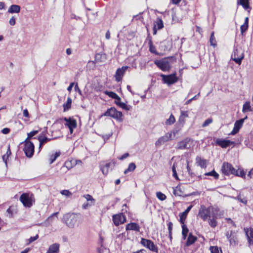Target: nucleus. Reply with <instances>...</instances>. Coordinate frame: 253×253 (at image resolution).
Returning a JSON list of instances; mask_svg holds the SVG:
<instances>
[{
    "instance_id": "1",
    "label": "nucleus",
    "mask_w": 253,
    "mask_h": 253,
    "mask_svg": "<svg viewBox=\"0 0 253 253\" xmlns=\"http://www.w3.org/2000/svg\"><path fill=\"white\" fill-rule=\"evenodd\" d=\"M62 221L70 228L78 227L82 222L81 215L75 213H67L64 214Z\"/></svg>"
},
{
    "instance_id": "2",
    "label": "nucleus",
    "mask_w": 253,
    "mask_h": 253,
    "mask_svg": "<svg viewBox=\"0 0 253 253\" xmlns=\"http://www.w3.org/2000/svg\"><path fill=\"white\" fill-rule=\"evenodd\" d=\"M174 61H175L174 57H169L156 60L155 64L163 71H169L171 68V64Z\"/></svg>"
},
{
    "instance_id": "3",
    "label": "nucleus",
    "mask_w": 253,
    "mask_h": 253,
    "mask_svg": "<svg viewBox=\"0 0 253 253\" xmlns=\"http://www.w3.org/2000/svg\"><path fill=\"white\" fill-rule=\"evenodd\" d=\"M217 208L210 207L207 208L204 205H201L199 210L198 216L204 221L207 220L209 218H211L212 213L217 212Z\"/></svg>"
},
{
    "instance_id": "4",
    "label": "nucleus",
    "mask_w": 253,
    "mask_h": 253,
    "mask_svg": "<svg viewBox=\"0 0 253 253\" xmlns=\"http://www.w3.org/2000/svg\"><path fill=\"white\" fill-rule=\"evenodd\" d=\"M179 130H177L176 128L173 130L172 131L168 132L165 135L160 137L155 142V145L156 147H159L164 144L165 142L171 139L172 134L174 135L178 133Z\"/></svg>"
},
{
    "instance_id": "5",
    "label": "nucleus",
    "mask_w": 253,
    "mask_h": 253,
    "mask_svg": "<svg viewBox=\"0 0 253 253\" xmlns=\"http://www.w3.org/2000/svg\"><path fill=\"white\" fill-rule=\"evenodd\" d=\"M105 116L111 117L119 122L123 121V114L121 112L117 111L115 108L111 107L108 109L104 114Z\"/></svg>"
},
{
    "instance_id": "6",
    "label": "nucleus",
    "mask_w": 253,
    "mask_h": 253,
    "mask_svg": "<svg viewBox=\"0 0 253 253\" xmlns=\"http://www.w3.org/2000/svg\"><path fill=\"white\" fill-rule=\"evenodd\" d=\"M193 146V140L189 138H186L178 142L176 145V149L179 150L189 149Z\"/></svg>"
},
{
    "instance_id": "7",
    "label": "nucleus",
    "mask_w": 253,
    "mask_h": 253,
    "mask_svg": "<svg viewBox=\"0 0 253 253\" xmlns=\"http://www.w3.org/2000/svg\"><path fill=\"white\" fill-rule=\"evenodd\" d=\"M33 195L29 196L28 194L23 193L20 197V200L25 207H31L34 202Z\"/></svg>"
},
{
    "instance_id": "8",
    "label": "nucleus",
    "mask_w": 253,
    "mask_h": 253,
    "mask_svg": "<svg viewBox=\"0 0 253 253\" xmlns=\"http://www.w3.org/2000/svg\"><path fill=\"white\" fill-rule=\"evenodd\" d=\"M244 57V52L241 49H234L232 54V59L236 63L240 65Z\"/></svg>"
},
{
    "instance_id": "9",
    "label": "nucleus",
    "mask_w": 253,
    "mask_h": 253,
    "mask_svg": "<svg viewBox=\"0 0 253 253\" xmlns=\"http://www.w3.org/2000/svg\"><path fill=\"white\" fill-rule=\"evenodd\" d=\"M236 170L232 165L229 163L224 162L222 164L221 170L222 173L226 175H234Z\"/></svg>"
},
{
    "instance_id": "10",
    "label": "nucleus",
    "mask_w": 253,
    "mask_h": 253,
    "mask_svg": "<svg viewBox=\"0 0 253 253\" xmlns=\"http://www.w3.org/2000/svg\"><path fill=\"white\" fill-rule=\"evenodd\" d=\"M141 244L145 247L148 248L150 251L158 253V247L154 244V243L150 240L141 238Z\"/></svg>"
},
{
    "instance_id": "11",
    "label": "nucleus",
    "mask_w": 253,
    "mask_h": 253,
    "mask_svg": "<svg viewBox=\"0 0 253 253\" xmlns=\"http://www.w3.org/2000/svg\"><path fill=\"white\" fill-rule=\"evenodd\" d=\"M163 81L164 83L169 85L174 84L177 81V78L176 73H173L169 75H161Z\"/></svg>"
},
{
    "instance_id": "12",
    "label": "nucleus",
    "mask_w": 253,
    "mask_h": 253,
    "mask_svg": "<svg viewBox=\"0 0 253 253\" xmlns=\"http://www.w3.org/2000/svg\"><path fill=\"white\" fill-rule=\"evenodd\" d=\"M34 145L33 143H29L24 146L23 151L27 157H32L34 153Z\"/></svg>"
},
{
    "instance_id": "13",
    "label": "nucleus",
    "mask_w": 253,
    "mask_h": 253,
    "mask_svg": "<svg viewBox=\"0 0 253 253\" xmlns=\"http://www.w3.org/2000/svg\"><path fill=\"white\" fill-rule=\"evenodd\" d=\"M113 220L116 226L124 223L126 221L125 215L121 213L113 216Z\"/></svg>"
},
{
    "instance_id": "14",
    "label": "nucleus",
    "mask_w": 253,
    "mask_h": 253,
    "mask_svg": "<svg viewBox=\"0 0 253 253\" xmlns=\"http://www.w3.org/2000/svg\"><path fill=\"white\" fill-rule=\"evenodd\" d=\"M128 66H123L122 68H118L115 73V77L117 82L121 81Z\"/></svg>"
},
{
    "instance_id": "15",
    "label": "nucleus",
    "mask_w": 253,
    "mask_h": 253,
    "mask_svg": "<svg viewBox=\"0 0 253 253\" xmlns=\"http://www.w3.org/2000/svg\"><path fill=\"white\" fill-rule=\"evenodd\" d=\"M226 237L232 245H236L237 244V238L236 233L233 231H230V232L226 233Z\"/></svg>"
},
{
    "instance_id": "16",
    "label": "nucleus",
    "mask_w": 253,
    "mask_h": 253,
    "mask_svg": "<svg viewBox=\"0 0 253 253\" xmlns=\"http://www.w3.org/2000/svg\"><path fill=\"white\" fill-rule=\"evenodd\" d=\"M243 123L244 120H239L236 121L234 124V128L229 134L234 135L237 134L239 132L240 129L242 127Z\"/></svg>"
},
{
    "instance_id": "17",
    "label": "nucleus",
    "mask_w": 253,
    "mask_h": 253,
    "mask_svg": "<svg viewBox=\"0 0 253 253\" xmlns=\"http://www.w3.org/2000/svg\"><path fill=\"white\" fill-rule=\"evenodd\" d=\"M216 144L222 148H225L230 146L231 145L234 144V142L229 140L217 139Z\"/></svg>"
},
{
    "instance_id": "18",
    "label": "nucleus",
    "mask_w": 253,
    "mask_h": 253,
    "mask_svg": "<svg viewBox=\"0 0 253 253\" xmlns=\"http://www.w3.org/2000/svg\"><path fill=\"white\" fill-rule=\"evenodd\" d=\"M244 231L247 238L249 245H253V228H245Z\"/></svg>"
},
{
    "instance_id": "19",
    "label": "nucleus",
    "mask_w": 253,
    "mask_h": 253,
    "mask_svg": "<svg viewBox=\"0 0 253 253\" xmlns=\"http://www.w3.org/2000/svg\"><path fill=\"white\" fill-rule=\"evenodd\" d=\"M164 27V24L162 19L160 18H157L156 20L154 22V25L153 27V35L157 34V30H160Z\"/></svg>"
},
{
    "instance_id": "20",
    "label": "nucleus",
    "mask_w": 253,
    "mask_h": 253,
    "mask_svg": "<svg viewBox=\"0 0 253 253\" xmlns=\"http://www.w3.org/2000/svg\"><path fill=\"white\" fill-rule=\"evenodd\" d=\"M188 117V111H181L180 116L179 118L178 124L177 125H179L180 127L177 130H180L183 126L185 123V118Z\"/></svg>"
},
{
    "instance_id": "21",
    "label": "nucleus",
    "mask_w": 253,
    "mask_h": 253,
    "mask_svg": "<svg viewBox=\"0 0 253 253\" xmlns=\"http://www.w3.org/2000/svg\"><path fill=\"white\" fill-rule=\"evenodd\" d=\"M63 120L66 122L65 126L68 128L77 127V122L75 119L71 118H67L65 117L63 118Z\"/></svg>"
},
{
    "instance_id": "22",
    "label": "nucleus",
    "mask_w": 253,
    "mask_h": 253,
    "mask_svg": "<svg viewBox=\"0 0 253 253\" xmlns=\"http://www.w3.org/2000/svg\"><path fill=\"white\" fill-rule=\"evenodd\" d=\"M193 207L192 205H190L187 207V208L184 211L181 213L179 215L180 216V222L181 224H184L185 219L186 218L187 215L192 208Z\"/></svg>"
},
{
    "instance_id": "23",
    "label": "nucleus",
    "mask_w": 253,
    "mask_h": 253,
    "mask_svg": "<svg viewBox=\"0 0 253 253\" xmlns=\"http://www.w3.org/2000/svg\"><path fill=\"white\" fill-rule=\"evenodd\" d=\"M216 213H212L211 218H209L208 219L209 224L212 228H215L217 225Z\"/></svg>"
},
{
    "instance_id": "24",
    "label": "nucleus",
    "mask_w": 253,
    "mask_h": 253,
    "mask_svg": "<svg viewBox=\"0 0 253 253\" xmlns=\"http://www.w3.org/2000/svg\"><path fill=\"white\" fill-rule=\"evenodd\" d=\"M115 103L120 107L122 108V109L128 111L130 109L131 106L130 105H127L126 104L122 102H121V99L120 97H119L115 101Z\"/></svg>"
},
{
    "instance_id": "25",
    "label": "nucleus",
    "mask_w": 253,
    "mask_h": 253,
    "mask_svg": "<svg viewBox=\"0 0 253 253\" xmlns=\"http://www.w3.org/2000/svg\"><path fill=\"white\" fill-rule=\"evenodd\" d=\"M50 140H51V138H48L47 137L44 136L42 135H40L38 136V140L39 141V142H40V145H39L40 151L42 149L43 145H44L45 143H47Z\"/></svg>"
},
{
    "instance_id": "26",
    "label": "nucleus",
    "mask_w": 253,
    "mask_h": 253,
    "mask_svg": "<svg viewBox=\"0 0 253 253\" xmlns=\"http://www.w3.org/2000/svg\"><path fill=\"white\" fill-rule=\"evenodd\" d=\"M140 227L139 225L136 223H130L127 224L126 226V230H134L136 231H139Z\"/></svg>"
},
{
    "instance_id": "27",
    "label": "nucleus",
    "mask_w": 253,
    "mask_h": 253,
    "mask_svg": "<svg viewBox=\"0 0 253 253\" xmlns=\"http://www.w3.org/2000/svg\"><path fill=\"white\" fill-rule=\"evenodd\" d=\"M20 11V6L18 5L12 4L8 10V12L10 13H18Z\"/></svg>"
},
{
    "instance_id": "28",
    "label": "nucleus",
    "mask_w": 253,
    "mask_h": 253,
    "mask_svg": "<svg viewBox=\"0 0 253 253\" xmlns=\"http://www.w3.org/2000/svg\"><path fill=\"white\" fill-rule=\"evenodd\" d=\"M238 4L241 5L245 10H248L249 12L251 9L249 5V0H239Z\"/></svg>"
},
{
    "instance_id": "29",
    "label": "nucleus",
    "mask_w": 253,
    "mask_h": 253,
    "mask_svg": "<svg viewBox=\"0 0 253 253\" xmlns=\"http://www.w3.org/2000/svg\"><path fill=\"white\" fill-rule=\"evenodd\" d=\"M197 239V238L196 237L192 235L191 233H190L186 242V246L187 247L190 246V245L194 244Z\"/></svg>"
},
{
    "instance_id": "30",
    "label": "nucleus",
    "mask_w": 253,
    "mask_h": 253,
    "mask_svg": "<svg viewBox=\"0 0 253 253\" xmlns=\"http://www.w3.org/2000/svg\"><path fill=\"white\" fill-rule=\"evenodd\" d=\"M105 54L96 53L95 55V61L96 62H104L106 58Z\"/></svg>"
},
{
    "instance_id": "31",
    "label": "nucleus",
    "mask_w": 253,
    "mask_h": 253,
    "mask_svg": "<svg viewBox=\"0 0 253 253\" xmlns=\"http://www.w3.org/2000/svg\"><path fill=\"white\" fill-rule=\"evenodd\" d=\"M59 244L55 243L51 245L48 249V253H57L59 250Z\"/></svg>"
},
{
    "instance_id": "32",
    "label": "nucleus",
    "mask_w": 253,
    "mask_h": 253,
    "mask_svg": "<svg viewBox=\"0 0 253 253\" xmlns=\"http://www.w3.org/2000/svg\"><path fill=\"white\" fill-rule=\"evenodd\" d=\"M197 163L198 165L202 168H205L207 167V161L204 159H202L200 157H197L196 159Z\"/></svg>"
},
{
    "instance_id": "33",
    "label": "nucleus",
    "mask_w": 253,
    "mask_h": 253,
    "mask_svg": "<svg viewBox=\"0 0 253 253\" xmlns=\"http://www.w3.org/2000/svg\"><path fill=\"white\" fill-rule=\"evenodd\" d=\"M111 163H106L104 166L101 167L100 169L104 175H107L109 172V168L111 165Z\"/></svg>"
},
{
    "instance_id": "34",
    "label": "nucleus",
    "mask_w": 253,
    "mask_h": 253,
    "mask_svg": "<svg viewBox=\"0 0 253 253\" xmlns=\"http://www.w3.org/2000/svg\"><path fill=\"white\" fill-rule=\"evenodd\" d=\"M252 111V110L250 105V102L249 101L246 102L243 106L242 112L243 113H246L247 112H250Z\"/></svg>"
},
{
    "instance_id": "35",
    "label": "nucleus",
    "mask_w": 253,
    "mask_h": 253,
    "mask_svg": "<svg viewBox=\"0 0 253 253\" xmlns=\"http://www.w3.org/2000/svg\"><path fill=\"white\" fill-rule=\"evenodd\" d=\"M182 238L183 240H185L186 237L188 234V232L189 231V230L188 228L187 227L186 225L184 224H182Z\"/></svg>"
},
{
    "instance_id": "36",
    "label": "nucleus",
    "mask_w": 253,
    "mask_h": 253,
    "mask_svg": "<svg viewBox=\"0 0 253 253\" xmlns=\"http://www.w3.org/2000/svg\"><path fill=\"white\" fill-rule=\"evenodd\" d=\"M136 168V165L134 163H131L129 164L127 169L124 171V173L126 174L128 172L133 171Z\"/></svg>"
},
{
    "instance_id": "37",
    "label": "nucleus",
    "mask_w": 253,
    "mask_h": 253,
    "mask_svg": "<svg viewBox=\"0 0 253 253\" xmlns=\"http://www.w3.org/2000/svg\"><path fill=\"white\" fill-rule=\"evenodd\" d=\"M105 94L109 97L115 99V100L119 97L115 92L111 91H105Z\"/></svg>"
},
{
    "instance_id": "38",
    "label": "nucleus",
    "mask_w": 253,
    "mask_h": 253,
    "mask_svg": "<svg viewBox=\"0 0 253 253\" xmlns=\"http://www.w3.org/2000/svg\"><path fill=\"white\" fill-rule=\"evenodd\" d=\"M71 103H72V99L71 98L68 97L67 99L66 103L64 104L63 105V108H64V111L69 110L71 108Z\"/></svg>"
},
{
    "instance_id": "39",
    "label": "nucleus",
    "mask_w": 253,
    "mask_h": 253,
    "mask_svg": "<svg viewBox=\"0 0 253 253\" xmlns=\"http://www.w3.org/2000/svg\"><path fill=\"white\" fill-rule=\"evenodd\" d=\"M60 152H56L54 154L51 155L50 156L49 164H52L56 160V159L60 156Z\"/></svg>"
},
{
    "instance_id": "40",
    "label": "nucleus",
    "mask_w": 253,
    "mask_h": 253,
    "mask_svg": "<svg viewBox=\"0 0 253 253\" xmlns=\"http://www.w3.org/2000/svg\"><path fill=\"white\" fill-rule=\"evenodd\" d=\"M175 122V118L172 114H171L169 118L165 122L167 125H171Z\"/></svg>"
},
{
    "instance_id": "41",
    "label": "nucleus",
    "mask_w": 253,
    "mask_h": 253,
    "mask_svg": "<svg viewBox=\"0 0 253 253\" xmlns=\"http://www.w3.org/2000/svg\"><path fill=\"white\" fill-rule=\"evenodd\" d=\"M149 47V51L155 54V55H159V53L156 51L155 46L153 45L152 42H150V44L148 45Z\"/></svg>"
},
{
    "instance_id": "42",
    "label": "nucleus",
    "mask_w": 253,
    "mask_h": 253,
    "mask_svg": "<svg viewBox=\"0 0 253 253\" xmlns=\"http://www.w3.org/2000/svg\"><path fill=\"white\" fill-rule=\"evenodd\" d=\"M235 171L236 172L235 173L234 175L240 176L242 178L245 177V172L243 169H236Z\"/></svg>"
},
{
    "instance_id": "43",
    "label": "nucleus",
    "mask_w": 253,
    "mask_h": 253,
    "mask_svg": "<svg viewBox=\"0 0 253 253\" xmlns=\"http://www.w3.org/2000/svg\"><path fill=\"white\" fill-rule=\"evenodd\" d=\"M84 197L85 198V199L88 202L90 203V205H92L94 204V199L91 195L89 194H86L84 195Z\"/></svg>"
},
{
    "instance_id": "44",
    "label": "nucleus",
    "mask_w": 253,
    "mask_h": 253,
    "mask_svg": "<svg viewBox=\"0 0 253 253\" xmlns=\"http://www.w3.org/2000/svg\"><path fill=\"white\" fill-rule=\"evenodd\" d=\"M205 175L213 176L215 179H218L219 177V174L214 170L206 173Z\"/></svg>"
},
{
    "instance_id": "45",
    "label": "nucleus",
    "mask_w": 253,
    "mask_h": 253,
    "mask_svg": "<svg viewBox=\"0 0 253 253\" xmlns=\"http://www.w3.org/2000/svg\"><path fill=\"white\" fill-rule=\"evenodd\" d=\"M210 42L211 44L213 46H215L216 45V42L215 38L214 36V32H212L210 37Z\"/></svg>"
},
{
    "instance_id": "46",
    "label": "nucleus",
    "mask_w": 253,
    "mask_h": 253,
    "mask_svg": "<svg viewBox=\"0 0 253 253\" xmlns=\"http://www.w3.org/2000/svg\"><path fill=\"white\" fill-rule=\"evenodd\" d=\"M233 198L235 200H238L240 202H241L245 205L247 204V200L245 198H242L240 194L236 197H234Z\"/></svg>"
},
{
    "instance_id": "47",
    "label": "nucleus",
    "mask_w": 253,
    "mask_h": 253,
    "mask_svg": "<svg viewBox=\"0 0 253 253\" xmlns=\"http://www.w3.org/2000/svg\"><path fill=\"white\" fill-rule=\"evenodd\" d=\"M172 176L176 179L179 180L175 167V163H174L172 167Z\"/></svg>"
},
{
    "instance_id": "48",
    "label": "nucleus",
    "mask_w": 253,
    "mask_h": 253,
    "mask_svg": "<svg viewBox=\"0 0 253 253\" xmlns=\"http://www.w3.org/2000/svg\"><path fill=\"white\" fill-rule=\"evenodd\" d=\"M157 197L161 201H164L166 199V196L161 192H158L156 194Z\"/></svg>"
},
{
    "instance_id": "49",
    "label": "nucleus",
    "mask_w": 253,
    "mask_h": 253,
    "mask_svg": "<svg viewBox=\"0 0 253 253\" xmlns=\"http://www.w3.org/2000/svg\"><path fill=\"white\" fill-rule=\"evenodd\" d=\"M210 250L211 253H222L221 251L219 252V249L217 246H211L210 247Z\"/></svg>"
},
{
    "instance_id": "50",
    "label": "nucleus",
    "mask_w": 253,
    "mask_h": 253,
    "mask_svg": "<svg viewBox=\"0 0 253 253\" xmlns=\"http://www.w3.org/2000/svg\"><path fill=\"white\" fill-rule=\"evenodd\" d=\"M212 122V119L211 118H209L208 119H207L204 123L203 124H202V126L203 127H206L207 126H208L209 125H210V124H211Z\"/></svg>"
},
{
    "instance_id": "51",
    "label": "nucleus",
    "mask_w": 253,
    "mask_h": 253,
    "mask_svg": "<svg viewBox=\"0 0 253 253\" xmlns=\"http://www.w3.org/2000/svg\"><path fill=\"white\" fill-rule=\"evenodd\" d=\"M61 194L62 195H64L66 197H69L71 195H72V193L71 192H70L68 190H62L61 192H60Z\"/></svg>"
},
{
    "instance_id": "52",
    "label": "nucleus",
    "mask_w": 253,
    "mask_h": 253,
    "mask_svg": "<svg viewBox=\"0 0 253 253\" xmlns=\"http://www.w3.org/2000/svg\"><path fill=\"white\" fill-rule=\"evenodd\" d=\"M173 189V194L175 196H181V190L178 188V187H176L175 188Z\"/></svg>"
},
{
    "instance_id": "53",
    "label": "nucleus",
    "mask_w": 253,
    "mask_h": 253,
    "mask_svg": "<svg viewBox=\"0 0 253 253\" xmlns=\"http://www.w3.org/2000/svg\"><path fill=\"white\" fill-rule=\"evenodd\" d=\"M39 238V235L37 234L35 236L31 237L28 239V242L27 243V245H29L32 242L36 241Z\"/></svg>"
},
{
    "instance_id": "54",
    "label": "nucleus",
    "mask_w": 253,
    "mask_h": 253,
    "mask_svg": "<svg viewBox=\"0 0 253 253\" xmlns=\"http://www.w3.org/2000/svg\"><path fill=\"white\" fill-rule=\"evenodd\" d=\"M248 25H246L244 23L242 25H241L240 29H241V32L242 34H243L244 32H245L248 28Z\"/></svg>"
},
{
    "instance_id": "55",
    "label": "nucleus",
    "mask_w": 253,
    "mask_h": 253,
    "mask_svg": "<svg viewBox=\"0 0 253 253\" xmlns=\"http://www.w3.org/2000/svg\"><path fill=\"white\" fill-rule=\"evenodd\" d=\"M39 132L38 130H33L27 134L28 138H32L34 136L36 135Z\"/></svg>"
},
{
    "instance_id": "56",
    "label": "nucleus",
    "mask_w": 253,
    "mask_h": 253,
    "mask_svg": "<svg viewBox=\"0 0 253 253\" xmlns=\"http://www.w3.org/2000/svg\"><path fill=\"white\" fill-rule=\"evenodd\" d=\"M225 220L227 221V223L232 224L234 227H236V225L230 218H226Z\"/></svg>"
},
{
    "instance_id": "57",
    "label": "nucleus",
    "mask_w": 253,
    "mask_h": 253,
    "mask_svg": "<svg viewBox=\"0 0 253 253\" xmlns=\"http://www.w3.org/2000/svg\"><path fill=\"white\" fill-rule=\"evenodd\" d=\"M8 158H9V156H6V155H5V154L3 155V156H2V160L4 162L6 167H7V160L8 159Z\"/></svg>"
},
{
    "instance_id": "58",
    "label": "nucleus",
    "mask_w": 253,
    "mask_h": 253,
    "mask_svg": "<svg viewBox=\"0 0 253 253\" xmlns=\"http://www.w3.org/2000/svg\"><path fill=\"white\" fill-rule=\"evenodd\" d=\"M9 24L11 26H13L15 24V18L14 16H12L9 20Z\"/></svg>"
},
{
    "instance_id": "59",
    "label": "nucleus",
    "mask_w": 253,
    "mask_h": 253,
    "mask_svg": "<svg viewBox=\"0 0 253 253\" xmlns=\"http://www.w3.org/2000/svg\"><path fill=\"white\" fill-rule=\"evenodd\" d=\"M169 232H172L173 224L171 222H169L168 224Z\"/></svg>"
},
{
    "instance_id": "60",
    "label": "nucleus",
    "mask_w": 253,
    "mask_h": 253,
    "mask_svg": "<svg viewBox=\"0 0 253 253\" xmlns=\"http://www.w3.org/2000/svg\"><path fill=\"white\" fill-rule=\"evenodd\" d=\"M58 213H59V212H56L52 213L50 216H49L48 217V218L47 219V220H51L52 218L54 216H57Z\"/></svg>"
},
{
    "instance_id": "61",
    "label": "nucleus",
    "mask_w": 253,
    "mask_h": 253,
    "mask_svg": "<svg viewBox=\"0 0 253 253\" xmlns=\"http://www.w3.org/2000/svg\"><path fill=\"white\" fill-rule=\"evenodd\" d=\"M129 154L128 153H126L124 154H123L121 157H120L119 159L120 160H123L124 159L126 158L127 157H128Z\"/></svg>"
},
{
    "instance_id": "62",
    "label": "nucleus",
    "mask_w": 253,
    "mask_h": 253,
    "mask_svg": "<svg viewBox=\"0 0 253 253\" xmlns=\"http://www.w3.org/2000/svg\"><path fill=\"white\" fill-rule=\"evenodd\" d=\"M75 90L76 91L78 92L80 95H82V91L79 88L77 83L75 85Z\"/></svg>"
},
{
    "instance_id": "63",
    "label": "nucleus",
    "mask_w": 253,
    "mask_h": 253,
    "mask_svg": "<svg viewBox=\"0 0 253 253\" xmlns=\"http://www.w3.org/2000/svg\"><path fill=\"white\" fill-rule=\"evenodd\" d=\"M9 131H10V129L8 128H4L1 131V132L2 133L5 134L8 133L9 132Z\"/></svg>"
},
{
    "instance_id": "64",
    "label": "nucleus",
    "mask_w": 253,
    "mask_h": 253,
    "mask_svg": "<svg viewBox=\"0 0 253 253\" xmlns=\"http://www.w3.org/2000/svg\"><path fill=\"white\" fill-rule=\"evenodd\" d=\"M248 176L250 177V178L253 177V168L249 172Z\"/></svg>"
}]
</instances>
